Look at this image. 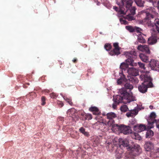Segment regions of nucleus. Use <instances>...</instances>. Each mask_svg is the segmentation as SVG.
<instances>
[{
  "instance_id": "e433bc0d",
  "label": "nucleus",
  "mask_w": 159,
  "mask_h": 159,
  "mask_svg": "<svg viewBox=\"0 0 159 159\" xmlns=\"http://www.w3.org/2000/svg\"><path fill=\"white\" fill-rule=\"evenodd\" d=\"M135 10L136 8L135 7H131V9H129V8L128 9V11H129L130 13L129 14H131L133 15H134L135 14Z\"/></svg>"
},
{
  "instance_id": "3c124183",
  "label": "nucleus",
  "mask_w": 159,
  "mask_h": 159,
  "mask_svg": "<svg viewBox=\"0 0 159 159\" xmlns=\"http://www.w3.org/2000/svg\"><path fill=\"white\" fill-rule=\"evenodd\" d=\"M70 136H71V137L73 138H75V135H73L72 133H71L70 134Z\"/></svg>"
},
{
  "instance_id": "a878e982",
  "label": "nucleus",
  "mask_w": 159,
  "mask_h": 159,
  "mask_svg": "<svg viewBox=\"0 0 159 159\" xmlns=\"http://www.w3.org/2000/svg\"><path fill=\"white\" fill-rule=\"evenodd\" d=\"M128 78L129 82L133 84H137L139 82V80L136 76H128Z\"/></svg>"
},
{
  "instance_id": "4be33fe9",
  "label": "nucleus",
  "mask_w": 159,
  "mask_h": 159,
  "mask_svg": "<svg viewBox=\"0 0 159 159\" xmlns=\"http://www.w3.org/2000/svg\"><path fill=\"white\" fill-rule=\"evenodd\" d=\"M89 110L93 112L94 115H99L101 112L99 109L96 107H91L89 108Z\"/></svg>"
},
{
  "instance_id": "393cba45",
  "label": "nucleus",
  "mask_w": 159,
  "mask_h": 159,
  "mask_svg": "<svg viewBox=\"0 0 159 159\" xmlns=\"http://www.w3.org/2000/svg\"><path fill=\"white\" fill-rule=\"evenodd\" d=\"M139 57L142 61L146 63L149 62V58L146 54L143 53H140Z\"/></svg>"
},
{
  "instance_id": "39448f33",
  "label": "nucleus",
  "mask_w": 159,
  "mask_h": 159,
  "mask_svg": "<svg viewBox=\"0 0 159 159\" xmlns=\"http://www.w3.org/2000/svg\"><path fill=\"white\" fill-rule=\"evenodd\" d=\"M119 95L116 96H114L113 98V103L112 104V107L114 109H116L117 105L120 103L122 102V101L124 99V96L122 94H120L119 93Z\"/></svg>"
},
{
  "instance_id": "f03ea898",
  "label": "nucleus",
  "mask_w": 159,
  "mask_h": 159,
  "mask_svg": "<svg viewBox=\"0 0 159 159\" xmlns=\"http://www.w3.org/2000/svg\"><path fill=\"white\" fill-rule=\"evenodd\" d=\"M136 52L134 51H132L130 52H127L125 53V55L127 58L125 62L121 63L120 66V68L122 70H125L129 67V65L132 66H136L137 63L134 62L133 58H136L137 56Z\"/></svg>"
},
{
  "instance_id": "4d7b16f0",
  "label": "nucleus",
  "mask_w": 159,
  "mask_h": 159,
  "mask_svg": "<svg viewBox=\"0 0 159 159\" xmlns=\"http://www.w3.org/2000/svg\"><path fill=\"white\" fill-rule=\"evenodd\" d=\"M100 4V3L99 2H98V3H97V5H99Z\"/></svg>"
},
{
  "instance_id": "052dcab7",
  "label": "nucleus",
  "mask_w": 159,
  "mask_h": 159,
  "mask_svg": "<svg viewBox=\"0 0 159 159\" xmlns=\"http://www.w3.org/2000/svg\"><path fill=\"white\" fill-rule=\"evenodd\" d=\"M127 159H134L133 158H128Z\"/></svg>"
},
{
  "instance_id": "20e7f679",
  "label": "nucleus",
  "mask_w": 159,
  "mask_h": 159,
  "mask_svg": "<svg viewBox=\"0 0 159 159\" xmlns=\"http://www.w3.org/2000/svg\"><path fill=\"white\" fill-rule=\"evenodd\" d=\"M119 93L124 96V99H127L129 101H134L135 100V98L127 92L124 88H122L119 90Z\"/></svg>"
},
{
  "instance_id": "6ab92c4d",
  "label": "nucleus",
  "mask_w": 159,
  "mask_h": 159,
  "mask_svg": "<svg viewBox=\"0 0 159 159\" xmlns=\"http://www.w3.org/2000/svg\"><path fill=\"white\" fill-rule=\"evenodd\" d=\"M150 87L146 84L142 83L139 86L138 89L140 92L144 93L147 92L148 88Z\"/></svg>"
},
{
  "instance_id": "bf43d9fd",
  "label": "nucleus",
  "mask_w": 159,
  "mask_h": 159,
  "mask_svg": "<svg viewBox=\"0 0 159 159\" xmlns=\"http://www.w3.org/2000/svg\"><path fill=\"white\" fill-rule=\"evenodd\" d=\"M117 4L119 6H121V5H120V3H117ZM122 6H123V5H122Z\"/></svg>"
},
{
  "instance_id": "c85d7f7f",
  "label": "nucleus",
  "mask_w": 159,
  "mask_h": 159,
  "mask_svg": "<svg viewBox=\"0 0 159 159\" xmlns=\"http://www.w3.org/2000/svg\"><path fill=\"white\" fill-rule=\"evenodd\" d=\"M133 86L132 84H130V83H126L125 84L124 88L126 90V89L131 90L133 89Z\"/></svg>"
},
{
  "instance_id": "0eeeda50",
  "label": "nucleus",
  "mask_w": 159,
  "mask_h": 159,
  "mask_svg": "<svg viewBox=\"0 0 159 159\" xmlns=\"http://www.w3.org/2000/svg\"><path fill=\"white\" fill-rule=\"evenodd\" d=\"M140 78L143 81V83L148 85L149 87H153V84L152 82V79L151 77L147 75H142Z\"/></svg>"
},
{
  "instance_id": "6e6552de",
  "label": "nucleus",
  "mask_w": 159,
  "mask_h": 159,
  "mask_svg": "<svg viewBox=\"0 0 159 159\" xmlns=\"http://www.w3.org/2000/svg\"><path fill=\"white\" fill-rule=\"evenodd\" d=\"M113 46L114 48L109 52V54L111 56L118 55L120 54V48L119 46L118 43H113Z\"/></svg>"
},
{
  "instance_id": "c03bdc74",
  "label": "nucleus",
  "mask_w": 159,
  "mask_h": 159,
  "mask_svg": "<svg viewBox=\"0 0 159 159\" xmlns=\"http://www.w3.org/2000/svg\"><path fill=\"white\" fill-rule=\"evenodd\" d=\"M57 104L60 107H62L64 105L63 103L61 101H57Z\"/></svg>"
},
{
  "instance_id": "8fccbe9b",
  "label": "nucleus",
  "mask_w": 159,
  "mask_h": 159,
  "mask_svg": "<svg viewBox=\"0 0 159 159\" xmlns=\"http://www.w3.org/2000/svg\"><path fill=\"white\" fill-rule=\"evenodd\" d=\"M78 61V60L77 58H74L72 60V61L74 63H76Z\"/></svg>"
},
{
  "instance_id": "cd10ccee",
  "label": "nucleus",
  "mask_w": 159,
  "mask_h": 159,
  "mask_svg": "<svg viewBox=\"0 0 159 159\" xmlns=\"http://www.w3.org/2000/svg\"><path fill=\"white\" fill-rule=\"evenodd\" d=\"M119 140L120 144L123 147H126L129 145L128 141L127 140H124L122 139H120Z\"/></svg>"
},
{
  "instance_id": "864d4df0",
  "label": "nucleus",
  "mask_w": 159,
  "mask_h": 159,
  "mask_svg": "<svg viewBox=\"0 0 159 159\" xmlns=\"http://www.w3.org/2000/svg\"><path fill=\"white\" fill-rule=\"evenodd\" d=\"M147 0L148 1H149L150 2H152V3H153L154 2L153 0Z\"/></svg>"
},
{
  "instance_id": "473e14b6",
  "label": "nucleus",
  "mask_w": 159,
  "mask_h": 159,
  "mask_svg": "<svg viewBox=\"0 0 159 159\" xmlns=\"http://www.w3.org/2000/svg\"><path fill=\"white\" fill-rule=\"evenodd\" d=\"M126 18L129 21H131L132 20H134L135 19L134 16V15L129 13L126 16Z\"/></svg>"
},
{
  "instance_id": "ddd939ff",
  "label": "nucleus",
  "mask_w": 159,
  "mask_h": 159,
  "mask_svg": "<svg viewBox=\"0 0 159 159\" xmlns=\"http://www.w3.org/2000/svg\"><path fill=\"white\" fill-rule=\"evenodd\" d=\"M148 128L144 125L142 124H138L135 125L134 127V130L137 132H140L142 131L146 130ZM148 129V128H147Z\"/></svg>"
},
{
  "instance_id": "c9c22d12",
  "label": "nucleus",
  "mask_w": 159,
  "mask_h": 159,
  "mask_svg": "<svg viewBox=\"0 0 159 159\" xmlns=\"http://www.w3.org/2000/svg\"><path fill=\"white\" fill-rule=\"evenodd\" d=\"M92 118V116L91 114H86L84 115V118L82 119L83 120H90Z\"/></svg>"
},
{
  "instance_id": "603ef678",
  "label": "nucleus",
  "mask_w": 159,
  "mask_h": 159,
  "mask_svg": "<svg viewBox=\"0 0 159 159\" xmlns=\"http://www.w3.org/2000/svg\"><path fill=\"white\" fill-rule=\"evenodd\" d=\"M158 10H159V1H158L157 2V6Z\"/></svg>"
},
{
  "instance_id": "9d476101",
  "label": "nucleus",
  "mask_w": 159,
  "mask_h": 159,
  "mask_svg": "<svg viewBox=\"0 0 159 159\" xmlns=\"http://www.w3.org/2000/svg\"><path fill=\"white\" fill-rule=\"evenodd\" d=\"M148 66L153 70L159 71V62L154 60H152L148 64Z\"/></svg>"
},
{
  "instance_id": "de8ad7c7",
  "label": "nucleus",
  "mask_w": 159,
  "mask_h": 159,
  "mask_svg": "<svg viewBox=\"0 0 159 159\" xmlns=\"http://www.w3.org/2000/svg\"><path fill=\"white\" fill-rule=\"evenodd\" d=\"M120 21L121 22V23H122V21H123V23L124 24H126V22H127V21L125 20H123V19H120Z\"/></svg>"
},
{
  "instance_id": "f257e3e1",
  "label": "nucleus",
  "mask_w": 159,
  "mask_h": 159,
  "mask_svg": "<svg viewBox=\"0 0 159 159\" xmlns=\"http://www.w3.org/2000/svg\"><path fill=\"white\" fill-rule=\"evenodd\" d=\"M157 13L154 8H151L145 13V17L143 20V21L146 24L148 27H153L151 30L152 34L159 35V19H154L155 16Z\"/></svg>"
},
{
  "instance_id": "09e8293b",
  "label": "nucleus",
  "mask_w": 159,
  "mask_h": 159,
  "mask_svg": "<svg viewBox=\"0 0 159 159\" xmlns=\"http://www.w3.org/2000/svg\"><path fill=\"white\" fill-rule=\"evenodd\" d=\"M86 113L84 112H81L80 114V115L82 116V119L84 118V115H86Z\"/></svg>"
},
{
  "instance_id": "2eb2a0df",
  "label": "nucleus",
  "mask_w": 159,
  "mask_h": 159,
  "mask_svg": "<svg viewBox=\"0 0 159 159\" xmlns=\"http://www.w3.org/2000/svg\"><path fill=\"white\" fill-rule=\"evenodd\" d=\"M137 49L141 51L145 52L147 54H149L150 53L149 48L147 45H140L138 46Z\"/></svg>"
},
{
  "instance_id": "4468645a",
  "label": "nucleus",
  "mask_w": 159,
  "mask_h": 159,
  "mask_svg": "<svg viewBox=\"0 0 159 159\" xmlns=\"http://www.w3.org/2000/svg\"><path fill=\"white\" fill-rule=\"evenodd\" d=\"M126 29L130 33L136 32L140 33L142 30V29L136 26H133L131 25H128L125 26Z\"/></svg>"
},
{
  "instance_id": "dca6fc26",
  "label": "nucleus",
  "mask_w": 159,
  "mask_h": 159,
  "mask_svg": "<svg viewBox=\"0 0 159 159\" xmlns=\"http://www.w3.org/2000/svg\"><path fill=\"white\" fill-rule=\"evenodd\" d=\"M154 36H152V37H150L148 39V43L150 45H152L156 43L157 42V40L159 38V35H157V34H152Z\"/></svg>"
},
{
  "instance_id": "13d9d810",
  "label": "nucleus",
  "mask_w": 159,
  "mask_h": 159,
  "mask_svg": "<svg viewBox=\"0 0 159 159\" xmlns=\"http://www.w3.org/2000/svg\"><path fill=\"white\" fill-rule=\"evenodd\" d=\"M59 64L60 65H62V62H61V61H59Z\"/></svg>"
},
{
  "instance_id": "aec40b11",
  "label": "nucleus",
  "mask_w": 159,
  "mask_h": 159,
  "mask_svg": "<svg viewBox=\"0 0 159 159\" xmlns=\"http://www.w3.org/2000/svg\"><path fill=\"white\" fill-rule=\"evenodd\" d=\"M113 9L120 14H125L126 13V11H125V8L122 6H120L119 8L116 6H114Z\"/></svg>"
},
{
  "instance_id": "f704fd0d",
  "label": "nucleus",
  "mask_w": 159,
  "mask_h": 159,
  "mask_svg": "<svg viewBox=\"0 0 159 159\" xmlns=\"http://www.w3.org/2000/svg\"><path fill=\"white\" fill-rule=\"evenodd\" d=\"M138 6L141 7L143 6V1L142 0H134Z\"/></svg>"
},
{
  "instance_id": "a19ab883",
  "label": "nucleus",
  "mask_w": 159,
  "mask_h": 159,
  "mask_svg": "<svg viewBox=\"0 0 159 159\" xmlns=\"http://www.w3.org/2000/svg\"><path fill=\"white\" fill-rule=\"evenodd\" d=\"M82 158L83 159H89V155L86 153L84 152L82 155Z\"/></svg>"
},
{
  "instance_id": "2f4dec72",
  "label": "nucleus",
  "mask_w": 159,
  "mask_h": 159,
  "mask_svg": "<svg viewBox=\"0 0 159 159\" xmlns=\"http://www.w3.org/2000/svg\"><path fill=\"white\" fill-rule=\"evenodd\" d=\"M76 112V110L74 108H71L69 109L67 112V114L70 116H72Z\"/></svg>"
},
{
  "instance_id": "9b49d317",
  "label": "nucleus",
  "mask_w": 159,
  "mask_h": 159,
  "mask_svg": "<svg viewBox=\"0 0 159 159\" xmlns=\"http://www.w3.org/2000/svg\"><path fill=\"white\" fill-rule=\"evenodd\" d=\"M107 116L108 119H110V120L108 122V125L110 126H111L113 127L115 125L114 124L115 122L112 119L116 117V114L113 112H110L107 113Z\"/></svg>"
},
{
  "instance_id": "5fc2aeb1",
  "label": "nucleus",
  "mask_w": 159,
  "mask_h": 159,
  "mask_svg": "<svg viewBox=\"0 0 159 159\" xmlns=\"http://www.w3.org/2000/svg\"><path fill=\"white\" fill-rule=\"evenodd\" d=\"M156 152L157 153L158 152L159 153V148L156 150Z\"/></svg>"
},
{
  "instance_id": "6e6d98bb",
  "label": "nucleus",
  "mask_w": 159,
  "mask_h": 159,
  "mask_svg": "<svg viewBox=\"0 0 159 159\" xmlns=\"http://www.w3.org/2000/svg\"><path fill=\"white\" fill-rule=\"evenodd\" d=\"M149 107L151 109H152L153 107V106H150Z\"/></svg>"
},
{
  "instance_id": "1a4fd4ad",
  "label": "nucleus",
  "mask_w": 159,
  "mask_h": 159,
  "mask_svg": "<svg viewBox=\"0 0 159 159\" xmlns=\"http://www.w3.org/2000/svg\"><path fill=\"white\" fill-rule=\"evenodd\" d=\"M116 126L118 127L119 130L125 134H129L131 132V130L129 126L124 125H118L117 124H116Z\"/></svg>"
},
{
  "instance_id": "412c9836",
  "label": "nucleus",
  "mask_w": 159,
  "mask_h": 159,
  "mask_svg": "<svg viewBox=\"0 0 159 159\" xmlns=\"http://www.w3.org/2000/svg\"><path fill=\"white\" fill-rule=\"evenodd\" d=\"M154 145L151 142H146L144 145L145 150L147 151H149L154 149Z\"/></svg>"
},
{
  "instance_id": "5701e85b",
  "label": "nucleus",
  "mask_w": 159,
  "mask_h": 159,
  "mask_svg": "<svg viewBox=\"0 0 159 159\" xmlns=\"http://www.w3.org/2000/svg\"><path fill=\"white\" fill-rule=\"evenodd\" d=\"M138 110L136 109L131 110L126 113V116L128 117H133L138 114Z\"/></svg>"
},
{
  "instance_id": "ea45409f",
  "label": "nucleus",
  "mask_w": 159,
  "mask_h": 159,
  "mask_svg": "<svg viewBox=\"0 0 159 159\" xmlns=\"http://www.w3.org/2000/svg\"><path fill=\"white\" fill-rule=\"evenodd\" d=\"M112 46L111 44L109 43H106L105 45L104 48L107 51H109L111 49Z\"/></svg>"
},
{
  "instance_id": "f3484780",
  "label": "nucleus",
  "mask_w": 159,
  "mask_h": 159,
  "mask_svg": "<svg viewBox=\"0 0 159 159\" xmlns=\"http://www.w3.org/2000/svg\"><path fill=\"white\" fill-rule=\"evenodd\" d=\"M127 72L130 76H136L139 75V70L134 67L129 68Z\"/></svg>"
},
{
  "instance_id": "79ce46f5",
  "label": "nucleus",
  "mask_w": 159,
  "mask_h": 159,
  "mask_svg": "<svg viewBox=\"0 0 159 159\" xmlns=\"http://www.w3.org/2000/svg\"><path fill=\"white\" fill-rule=\"evenodd\" d=\"M138 64L140 68L141 69H143L144 70V71H145L146 68L145 67L144 64L142 63L141 62H138Z\"/></svg>"
},
{
  "instance_id": "a211bd4d",
  "label": "nucleus",
  "mask_w": 159,
  "mask_h": 159,
  "mask_svg": "<svg viewBox=\"0 0 159 159\" xmlns=\"http://www.w3.org/2000/svg\"><path fill=\"white\" fill-rule=\"evenodd\" d=\"M121 4L123 5V7H125V11H126V12H128V9L132 6L133 2L132 0H127L126 1V4L124 5V0H121Z\"/></svg>"
},
{
  "instance_id": "37998d69",
  "label": "nucleus",
  "mask_w": 159,
  "mask_h": 159,
  "mask_svg": "<svg viewBox=\"0 0 159 159\" xmlns=\"http://www.w3.org/2000/svg\"><path fill=\"white\" fill-rule=\"evenodd\" d=\"M41 104L42 106H44L46 104V98L44 96H42L41 97Z\"/></svg>"
},
{
  "instance_id": "7c9ffc66",
  "label": "nucleus",
  "mask_w": 159,
  "mask_h": 159,
  "mask_svg": "<svg viewBox=\"0 0 159 159\" xmlns=\"http://www.w3.org/2000/svg\"><path fill=\"white\" fill-rule=\"evenodd\" d=\"M132 138L135 139L140 140L142 139L140 136L137 133H134L132 134Z\"/></svg>"
},
{
  "instance_id": "72a5a7b5",
  "label": "nucleus",
  "mask_w": 159,
  "mask_h": 159,
  "mask_svg": "<svg viewBox=\"0 0 159 159\" xmlns=\"http://www.w3.org/2000/svg\"><path fill=\"white\" fill-rule=\"evenodd\" d=\"M154 133L152 131L149 130L148 131L146 134V136L147 138H150L153 135Z\"/></svg>"
},
{
  "instance_id": "49530a36",
  "label": "nucleus",
  "mask_w": 159,
  "mask_h": 159,
  "mask_svg": "<svg viewBox=\"0 0 159 159\" xmlns=\"http://www.w3.org/2000/svg\"><path fill=\"white\" fill-rule=\"evenodd\" d=\"M122 156V154L121 153L117 154L116 155V157L118 159H120Z\"/></svg>"
},
{
  "instance_id": "a18cd8bd",
  "label": "nucleus",
  "mask_w": 159,
  "mask_h": 159,
  "mask_svg": "<svg viewBox=\"0 0 159 159\" xmlns=\"http://www.w3.org/2000/svg\"><path fill=\"white\" fill-rule=\"evenodd\" d=\"M50 96L51 98H54L57 96V95L56 93H53L50 94Z\"/></svg>"
},
{
  "instance_id": "423d86ee",
  "label": "nucleus",
  "mask_w": 159,
  "mask_h": 159,
  "mask_svg": "<svg viewBox=\"0 0 159 159\" xmlns=\"http://www.w3.org/2000/svg\"><path fill=\"white\" fill-rule=\"evenodd\" d=\"M129 148L131 151V153L134 156L138 155L141 152V149L140 146L137 144H134L133 147L129 146Z\"/></svg>"
},
{
  "instance_id": "b1692460",
  "label": "nucleus",
  "mask_w": 159,
  "mask_h": 159,
  "mask_svg": "<svg viewBox=\"0 0 159 159\" xmlns=\"http://www.w3.org/2000/svg\"><path fill=\"white\" fill-rule=\"evenodd\" d=\"M119 75L120 77L119 79H118L117 83L118 84H120L122 83L123 82L125 81L126 79L125 76L123 74V72L119 73Z\"/></svg>"
},
{
  "instance_id": "58836bf2",
  "label": "nucleus",
  "mask_w": 159,
  "mask_h": 159,
  "mask_svg": "<svg viewBox=\"0 0 159 159\" xmlns=\"http://www.w3.org/2000/svg\"><path fill=\"white\" fill-rule=\"evenodd\" d=\"M128 109L127 106L126 105H123L120 107L121 111L123 112H126Z\"/></svg>"
},
{
  "instance_id": "7ed1b4c3",
  "label": "nucleus",
  "mask_w": 159,
  "mask_h": 159,
  "mask_svg": "<svg viewBox=\"0 0 159 159\" xmlns=\"http://www.w3.org/2000/svg\"><path fill=\"white\" fill-rule=\"evenodd\" d=\"M157 116L155 113L154 112H152L150 114L149 117L147 119L148 125V129H150L154 127L153 124L156 123L157 128L159 129V119L156 120L155 118Z\"/></svg>"
},
{
  "instance_id": "4c0bfd02",
  "label": "nucleus",
  "mask_w": 159,
  "mask_h": 159,
  "mask_svg": "<svg viewBox=\"0 0 159 159\" xmlns=\"http://www.w3.org/2000/svg\"><path fill=\"white\" fill-rule=\"evenodd\" d=\"M64 99L65 100L66 102H68L69 104L71 106L73 105V103L71 101V99L70 98H68L67 97H63Z\"/></svg>"
},
{
  "instance_id": "bb28decb",
  "label": "nucleus",
  "mask_w": 159,
  "mask_h": 159,
  "mask_svg": "<svg viewBox=\"0 0 159 159\" xmlns=\"http://www.w3.org/2000/svg\"><path fill=\"white\" fill-rule=\"evenodd\" d=\"M145 35L143 34H140L138 36V40L139 42L141 43H144L146 41L145 39Z\"/></svg>"
},
{
  "instance_id": "f8f14e48",
  "label": "nucleus",
  "mask_w": 159,
  "mask_h": 159,
  "mask_svg": "<svg viewBox=\"0 0 159 159\" xmlns=\"http://www.w3.org/2000/svg\"><path fill=\"white\" fill-rule=\"evenodd\" d=\"M115 141H107L105 145L108 150L111 151L114 150L116 147V144H115Z\"/></svg>"
},
{
  "instance_id": "c756f323",
  "label": "nucleus",
  "mask_w": 159,
  "mask_h": 159,
  "mask_svg": "<svg viewBox=\"0 0 159 159\" xmlns=\"http://www.w3.org/2000/svg\"><path fill=\"white\" fill-rule=\"evenodd\" d=\"M79 131L85 136L88 137L89 135V133L85 131V129L83 127H81L79 129Z\"/></svg>"
}]
</instances>
